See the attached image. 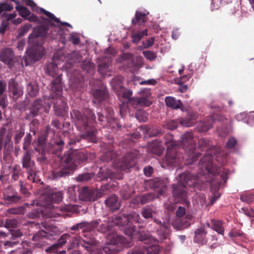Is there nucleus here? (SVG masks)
Wrapping results in <instances>:
<instances>
[{"instance_id":"nucleus-1","label":"nucleus","mask_w":254,"mask_h":254,"mask_svg":"<svg viewBox=\"0 0 254 254\" xmlns=\"http://www.w3.org/2000/svg\"><path fill=\"white\" fill-rule=\"evenodd\" d=\"M77 129L81 132L80 136L87 138L91 141L96 142L97 130L92 126L95 116L91 111H88L86 114H82L77 110H73L70 113Z\"/></svg>"},{"instance_id":"nucleus-2","label":"nucleus","mask_w":254,"mask_h":254,"mask_svg":"<svg viewBox=\"0 0 254 254\" xmlns=\"http://www.w3.org/2000/svg\"><path fill=\"white\" fill-rule=\"evenodd\" d=\"M87 159L86 154L82 152L76 151L65 155L61 159V169L53 171L54 179H57L68 175L70 174L69 170H73L76 168V163H79Z\"/></svg>"},{"instance_id":"nucleus-3","label":"nucleus","mask_w":254,"mask_h":254,"mask_svg":"<svg viewBox=\"0 0 254 254\" xmlns=\"http://www.w3.org/2000/svg\"><path fill=\"white\" fill-rule=\"evenodd\" d=\"M178 183L172 185L173 195L176 198L184 199L187 196V187L196 182L195 177L190 173H184L179 176Z\"/></svg>"},{"instance_id":"nucleus-4","label":"nucleus","mask_w":254,"mask_h":254,"mask_svg":"<svg viewBox=\"0 0 254 254\" xmlns=\"http://www.w3.org/2000/svg\"><path fill=\"white\" fill-rule=\"evenodd\" d=\"M140 219L139 215L135 212H132L127 216L119 217L113 220V218H108L107 220H104L99 228V231L102 233H105L109 230L114 225L120 226H126L130 223H138Z\"/></svg>"},{"instance_id":"nucleus-5","label":"nucleus","mask_w":254,"mask_h":254,"mask_svg":"<svg viewBox=\"0 0 254 254\" xmlns=\"http://www.w3.org/2000/svg\"><path fill=\"white\" fill-rule=\"evenodd\" d=\"M135 159L136 155L133 153H130L120 158L117 161L114 162L113 166L118 170L125 171L135 165Z\"/></svg>"},{"instance_id":"nucleus-6","label":"nucleus","mask_w":254,"mask_h":254,"mask_svg":"<svg viewBox=\"0 0 254 254\" xmlns=\"http://www.w3.org/2000/svg\"><path fill=\"white\" fill-rule=\"evenodd\" d=\"M23 158V168H26L28 172L27 179L33 182H36V174L35 171L34 162L31 160V155L30 150H25Z\"/></svg>"},{"instance_id":"nucleus-7","label":"nucleus","mask_w":254,"mask_h":254,"mask_svg":"<svg viewBox=\"0 0 254 254\" xmlns=\"http://www.w3.org/2000/svg\"><path fill=\"white\" fill-rule=\"evenodd\" d=\"M98 197L97 190H89L83 187L79 190V197L83 201H95Z\"/></svg>"},{"instance_id":"nucleus-8","label":"nucleus","mask_w":254,"mask_h":254,"mask_svg":"<svg viewBox=\"0 0 254 254\" xmlns=\"http://www.w3.org/2000/svg\"><path fill=\"white\" fill-rule=\"evenodd\" d=\"M118 79H115L112 81L113 87L117 92L118 96H122L125 98H129L132 95V92L130 90H127L123 86L122 80L117 81Z\"/></svg>"},{"instance_id":"nucleus-9","label":"nucleus","mask_w":254,"mask_h":254,"mask_svg":"<svg viewBox=\"0 0 254 254\" xmlns=\"http://www.w3.org/2000/svg\"><path fill=\"white\" fill-rule=\"evenodd\" d=\"M100 222H101V220L100 219H98L91 222L83 221L73 225L70 228V230L77 231L80 229L85 228V229L92 231L97 228Z\"/></svg>"},{"instance_id":"nucleus-10","label":"nucleus","mask_w":254,"mask_h":254,"mask_svg":"<svg viewBox=\"0 0 254 254\" xmlns=\"http://www.w3.org/2000/svg\"><path fill=\"white\" fill-rule=\"evenodd\" d=\"M181 139L183 145L189 151H192L196 148V145L193 140V135L192 132L185 133L182 135Z\"/></svg>"},{"instance_id":"nucleus-11","label":"nucleus","mask_w":254,"mask_h":254,"mask_svg":"<svg viewBox=\"0 0 254 254\" xmlns=\"http://www.w3.org/2000/svg\"><path fill=\"white\" fill-rule=\"evenodd\" d=\"M26 52L32 60L38 61L44 55L45 51L41 45H37L27 50Z\"/></svg>"},{"instance_id":"nucleus-12","label":"nucleus","mask_w":254,"mask_h":254,"mask_svg":"<svg viewBox=\"0 0 254 254\" xmlns=\"http://www.w3.org/2000/svg\"><path fill=\"white\" fill-rule=\"evenodd\" d=\"M48 28L44 26L34 28L33 31L29 36L30 42L34 43L38 38H42L46 35Z\"/></svg>"},{"instance_id":"nucleus-13","label":"nucleus","mask_w":254,"mask_h":254,"mask_svg":"<svg viewBox=\"0 0 254 254\" xmlns=\"http://www.w3.org/2000/svg\"><path fill=\"white\" fill-rule=\"evenodd\" d=\"M205 226H207V227H209L210 224L209 223H206ZM206 234L207 232L205 229V225H203L200 228L195 230L193 242L196 243L203 244L205 243Z\"/></svg>"},{"instance_id":"nucleus-14","label":"nucleus","mask_w":254,"mask_h":254,"mask_svg":"<svg viewBox=\"0 0 254 254\" xmlns=\"http://www.w3.org/2000/svg\"><path fill=\"white\" fill-rule=\"evenodd\" d=\"M164 162L169 166H173L179 162V158L177 155V151L175 148L167 150Z\"/></svg>"},{"instance_id":"nucleus-15","label":"nucleus","mask_w":254,"mask_h":254,"mask_svg":"<svg viewBox=\"0 0 254 254\" xmlns=\"http://www.w3.org/2000/svg\"><path fill=\"white\" fill-rule=\"evenodd\" d=\"M44 194V199L47 205H50L53 202L58 203L63 199V194L61 192H53L49 190Z\"/></svg>"},{"instance_id":"nucleus-16","label":"nucleus","mask_w":254,"mask_h":254,"mask_svg":"<svg viewBox=\"0 0 254 254\" xmlns=\"http://www.w3.org/2000/svg\"><path fill=\"white\" fill-rule=\"evenodd\" d=\"M45 230L40 232V235L46 238L50 239V237L57 235L59 234V229L54 225H48L47 224H43Z\"/></svg>"},{"instance_id":"nucleus-17","label":"nucleus","mask_w":254,"mask_h":254,"mask_svg":"<svg viewBox=\"0 0 254 254\" xmlns=\"http://www.w3.org/2000/svg\"><path fill=\"white\" fill-rule=\"evenodd\" d=\"M213 157L209 153H207L199 161V166L203 169L204 168L209 173H211V170L212 166Z\"/></svg>"},{"instance_id":"nucleus-18","label":"nucleus","mask_w":254,"mask_h":254,"mask_svg":"<svg viewBox=\"0 0 254 254\" xmlns=\"http://www.w3.org/2000/svg\"><path fill=\"white\" fill-rule=\"evenodd\" d=\"M216 118L214 116L209 117L206 121L200 122L197 126V129L199 132H206L212 127Z\"/></svg>"},{"instance_id":"nucleus-19","label":"nucleus","mask_w":254,"mask_h":254,"mask_svg":"<svg viewBox=\"0 0 254 254\" xmlns=\"http://www.w3.org/2000/svg\"><path fill=\"white\" fill-rule=\"evenodd\" d=\"M13 56V51L10 48H6L2 50L0 53V61L8 65H11Z\"/></svg>"},{"instance_id":"nucleus-20","label":"nucleus","mask_w":254,"mask_h":254,"mask_svg":"<svg viewBox=\"0 0 254 254\" xmlns=\"http://www.w3.org/2000/svg\"><path fill=\"white\" fill-rule=\"evenodd\" d=\"M148 12H143L140 11H136L134 17L131 20V24L133 26L137 24L142 25L147 21V15Z\"/></svg>"},{"instance_id":"nucleus-21","label":"nucleus","mask_w":254,"mask_h":254,"mask_svg":"<svg viewBox=\"0 0 254 254\" xmlns=\"http://www.w3.org/2000/svg\"><path fill=\"white\" fill-rule=\"evenodd\" d=\"M93 102L95 104L99 103L108 98V91L106 89L96 90L93 92Z\"/></svg>"},{"instance_id":"nucleus-22","label":"nucleus","mask_w":254,"mask_h":254,"mask_svg":"<svg viewBox=\"0 0 254 254\" xmlns=\"http://www.w3.org/2000/svg\"><path fill=\"white\" fill-rule=\"evenodd\" d=\"M69 235L68 234H63L58 240V242L49 247L46 251L54 252L58 249L62 247L66 243L67 239L69 238Z\"/></svg>"},{"instance_id":"nucleus-23","label":"nucleus","mask_w":254,"mask_h":254,"mask_svg":"<svg viewBox=\"0 0 254 254\" xmlns=\"http://www.w3.org/2000/svg\"><path fill=\"white\" fill-rule=\"evenodd\" d=\"M167 106L173 109H178L183 107V105L180 100H176L172 96H167L165 100Z\"/></svg>"},{"instance_id":"nucleus-24","label":"nucleus","mask_w":254,"mask_h":254,"mask_svg":"<svg viewBox=\"0 0 254 254\" xmlns=\"http://www.w3.org/2000/svg\"><path fill=\"white\" fill-rule=\"evenodd\" d=\"M43 106L42 100L40 99L35 100L30 109L29 116L32 117L36 116L40 111L43 109Z\"/></svg>"},{"instance_id":"nucleus-25","label":"nucleus","mask_w":254,"mask_h":254,"mask_svg":"<svg viewBox=\"0 0 254 254\" xmlns=\"http://www.w3.org/2000/svg\"><path fill=\"white\" fill-rule=\"evenodd\" d=\"M106 205L112 210H116L120 207V203L118 202V197L115 195H112L108 197L105 201Z\"/></svg>"},{"instance_id":"nucleus-26","label":"nucleus","mask_w":254,"mask_h":254,"mask_svg":"<svg viewBox=\"0 0 254 254\" xmlns=\"http://www.w3.org/2000/svg\"><path fill=\"white\" fill-rule=\"evenodd\" d=\"M130 102L133 105H138L140 106H149L152 102L148 99L141 96V97H132L130 99Z\"/></svg>"},{"instance_id":"nucleus-27","label":"nucleus","mask_w":254,"mask_h":254,"mask_svg":"<svg viewBox=\"0 0 254 254\" xmlns=\"http://www.w3.org/2000/svg\"><path fill=\"white\" fill-rule=\"evenodd\" d=\"M51 89L53 92H61L63 90L61 75H58L52 82Z\"/></svg>"},{"instance_id":"nucleus-28","label":"nucleus","mask_w":254,"mask_h":254,"mask_svg":"<svg viewBox=\"0 0 254 254\" xmlns=\"http://www.w3.org/2000/svg\"><path fill=\"white\" fill-rule=\"evenodd\" d=\"M40 12L44 13L47 17L49 18L54 20L55 22L58 23H61L63 25H66L69 27H71V26L68 23L65 22H61L60 20L57 18L53 13H51L50 12L47 11L45 9L43 8H41L40 9Z\"/></svg>"},{"instance_id":"nucleus-29","label":"nucleus","mask_w":254,"mask_h":254,"mask_svg":"<svg viewBox=\"0 0 254 254\" xmlns=\"http://www.w3.org/2000/svg\"><path fill=\"white\" fill-rule=\"evenodd\" d=\"M212 229L221 235H223L224 229L222 221L212 220Z\"/></svg>"},{"instance_id":"nucleus-30","label":"nucleus","mask_w":254,"mask_h":254,"mask_svg":"<svg viewBox=\"0 0 254 254\" xmlns=\"http://www.w3.org/2000/svg\"><path fill=\"white\" fill-rule=\"evenodd\" d=\"M58 64L56 63H50L47 64V72L52 77H56L58 75Z\"/></svg>"},{"instance_id":"nucleus-31","label":"nucleus","mask_w":254,"mask_h":254,"mask_svg":"<svg viewBox=\"0 0 254 254\" xmlns=\"http://www.w3.org/2000/svg\"><path fill=\"white\" fill-rule=\"evenodd\" d=\"M146 242L143 244L145 254H157L159 252V247L156 245H146Z\"/></svg>"},{"instance_id":"nucleus-32","label":"nucleus","mask_w":254,"mask_h":254,"mask_svg":"<svg viewBox=\"0 0 254 254\" xmlns=\"http://www.w3.org/2000/svg\"><path fill=\"white\" fill-rule=\"evenodd\" d=\"M22 174V170L19 165H15L12 169V180L16 181L18 180L20 175Z\"/></svg>"},{"instance_id":"nucleus-33","label":"nucleus","mask_w":254,"mask_h":254,"mask_svg":"<svg viewBox=\"0 0 254 254\" xmlns=\"http://www.w3.org/2000/svg\"><path fill=\"white\" fill-rule=\"evenodd\" d=\"M154 213H155V211L150 206L145 207L141 212L142 216L145 219L152 218Z\"/></svg>"},{"instance_id":"nucleus-34","label":"nucleus","mask_w":254,"mask_h":254,"mask_svg":"<svg viewBox=\"0 0 254 254\" xmlns=\"http://www.w3.org/2000/svg\"><path fill=\"white\" fill-rule=\"evenodd\" d=\"M9 214L19 215L22 214L25 212V208L24 206H19L15 208H9L7 211Z\"/></svg>"},{"instance_id":"nucleus-35","label":"nucleus","mask_w":254,"mask_h":254,"mask_svg":"<svg viewBox=\"0 0 254 254\" xmlns=\"http://www.w3.org/2000/svg\"><path fill=\"white\" fill-rule=\"evenodd\" d=\"M136 118L139 122H145L148 119V114L144 111L139 110L136 112Z\"/></svg>"},{"instance_id":"nucleus-36","label":"nucleus","mask_w":254,"mask_h":254,"mask_svg":"<svg viewBox=\"0 0 254 254\" xmlns=\"http://www.w3.org/2000/svg\"><path fill=\"white\" fill-rule=\"evenodd\" d=\"M155 198V195L151 193L145 194L141 196L140 198V203L144 204L152 201Z\"/></svg>"},{"instance_id":"nucleus-37","label":"nucleus","mask_w":254,"mask_h":254,"mask_svg":"<svg viewBox=\"0 0 254 254\" xmlns=\"http://www.w3.org/2000/svg\"><path fill=\"white\" fill-rule=\"evenodd\" d=\"M116 156V153L114 151H108L101 157V160L108 162L113 159Z\"/></svg>"},{"instance_id":"nucleus-38","label":"nucleus","mask_w":254,"mask_h":254,"mask_svg":"<svg viewBox=\"0 0 254 254\" xmlns=\"http://www.w3.org/2000/svg\"><path fill=\"white\" fill-rule=\"evenodd\" d=\"M240 199L244 202L250 203L254 201V194L245 193L241 195Z\"/></svg>"},{"instance_id":"nucleus-39","label":"nucleus","mask_w":254,"mask_h":254,"mask_svg":"<svg viewBox=\"0 0 254 254\" xmlns=\"http://www.w3.org/2000/svg\"><path fill=\"white\" fill-rule=\"evenodd\" d=\"M210 141L208 139L204 138H200L198 140V147L202 149H208L210 146Z\"/></svg>"},{"instance_id":"nucleus-40","label":"nucleus","mask_w":254,"mask_h":254,"mask_svg":"<svg viewBox=\"0 0 254 254\" xmlns=\"http://www.w3.org/2000/svg\"><path fill=\"white\" fill-rule=\"evenodd\" d=\"M134 61H132L131 63V66L140 67L143 64V59L141 56H136L134 58Z\"/></svg>"},{"instance_id":"nucleus-41","label":"nucleus","mask_w":254,"mask_h":254,"mask_svg":"<svg viewBox=\"0 0 254 254\" xmlns=\"http://www.w3.org/2000/svg\"><path fill=\"white\" fill-rule=\"evenodd\" d=\"M4 200L9 203H16L21 199V197L18 195H7L4 196Z\"/></svg>"},{"instance_id":"nucleus-42","label":"nucleus","mask_w":254,"mask_h":254,"mask_svg":"<svg viewBox=\"0 0 254 254\" xmlns=\"http://www.w3.org/2000/svg\"><path fill=\"white\" fill-rule=\"evenodd\" d=\"M27 90L30 96H35L38 92V87L36 85L29 84L27 87Z\"/></svg>"},{"instance_id":"nucleus-43","label":"nucleus","mask_w":254,"mask_h":254,"mask_svg":"<svg viewBox=\"0 0 254 254\" xmlns=\"http://www.w3.org/2000/svg\"><path fill=\"white\" fill-rule=\"evenodd\" d=\"M16 8L18 11L19 15L23 17L28 16L30 13V11L25 7L17 5L16 6Z\"/></svg>"},{"instance_id":"nucleus-44","label":"nucleus","mask_w":254,"mask_h":254,"mask_svg":"<svg viewBox=\"0 0 254 254\" xmlns=\"http://www.w3.org/2000/svg\"><path fill=\"white\" fill-rule=\"evenodd\" d=\"M155 187L160 188L159 190V194L162 195L166 190V185L163 180H159L156 183Z\"/></svg>"},{"instance_id":"nucleus-45","label":"nucleus","mask_w":254,"mask_h":254,"mask_svg":"<svg viewBox=\"0 0 254 254\" xmlns=\"http://www.w3.org/2000/svg\"><path fill=\"white\" fill-rule=\"evenodd\" d=\"M24 141L23 148L25 150H29V146L31 144V140H32V136L30 134V133L26 134V135L24 137Z\"/></svg>"},{"instance_id":"nucleus-46","label":"nucleus","mask_w":254,"mask_h":254,"mask_svg":"<svg viewBox=\"0 0 254 254\" xmlns=\"http://www.w3.org/2000/svg\"><path fill=\"white\" fill-rule=\"evenodd\" d=\"M81 67L83 70H84L87 72H89L94 68V64L91 62H84L82 64Z\"/></svg>"},{"instance_id":"nucleus-47","label":"nucleus","mask_w":254,"mask_h":254,"mask_svg":"<svg viewBox=\"0 0 254 254\" xmlns=\"http://www.w3.org/2000/svg\"><path fill=\"white\" fill-rule=\"evenodd\" d=\"M128 254H145L144 249L143 245L139 247L135 248L128 252Z\"/></svg>"},{"instance_id":"nucleus-48","label":"nucleus","mask_w":254,"mask_h":254,"mask_svg":"<svg viewBox=\"0 0 254 254\" xmlns=\"http://www.w3.org/2000/svg\"><path fill=\"white\" fill-rule=\"evenodd\" d=\"M18 224V221L15 219H7L5 220V225L7 228H15Z\"/></svg>"},{"instance_id":"nucleus-49","label":"nucleus","mask_w":254,"mask_h":254,"mask_svg":"<svg viewBox=\"0 0 254 254\" xmlns=\"http://www.w3.org/2000/svg\"><path fill=\"white\" fill-rule=\"evenodd\" d=\"M178 122L181 126L185 127H191L193 124V123L192 122H190V120L188 118L187 119H178Z\"/></svg>"},{"instance_id":"nucleus-50","label":"nucleus","mask_w":254,"mask_h":254,"mask_svg":"<svg viewBox=\"0 0 254 254\" xmlns=\"http://www.w3.org/2000/svg\"><path fill=\"white\" fill-rule=\"evenodd\" d=\"M143 55L145 58L150 61H153L156 58V54L150 51H144L143 52Z\"/></svg>"},{"instance_id":"nucleus-51","label":"nucleus","mask_w":254,"mask_h":254,"mask_svg":"<svg viewBox=\"0 0 254 254\" xmlns=\"http://www.w3.org/2000/svg\"><path fill=\"white\" fill-rule=\"evenodd\" d=\"M109 65L106 63H102L98 65V71L102 74H105L108 70Z\"/></svg>"},{"instance_id":"nucleus-52","label":"nucleus","mask_w":254,"mask_h":254,"mask_svg":"<svg viewBox=\"0 0 254 254\" xmlns=\"http://www.w3.org/2000/svg\"><path fill=\"white\" fill-rule=\"evenodd\" d=\"M24 135V131L22 129L18 130L16 131L15 136H14V141L15 143L17 144L19 142L21 138Z\"/></svg>"},{"instance_id":"nucleus-53","label":"nucleus","mask_w":254,"mask_h":254,"mask_svg":"<svg viewBox=\"0 0 254 254\" xmlns=\"http://www.w3.org/2000/svg\"><path fill=\"white\" fill-rule=\"evenodd\" d=\"M13 7L10 4L7 3H0V14L3 11H10L12 9Z\"/></svg>"},{"instance_id":"nucleus-54","label":"nucleus","mask_w":254,"mask_h":254,"mask_svg":"<svg viewBox=\"0 0 254 254\" xmlns=\"http://www.w3.org/2000/svg\"><path fill=\"white\" fill-rule=\"evenodd\" d=\"M31 28L30 24H26L22 26L19 30V35L23 36L27 33Z\"/></svg>"},{"instance_id":"nucleus-55","label":"nucleus","mask_w":254,"mask_h":254,"mask_svg":"<svg viewBox=\"0 0 254 254\" xmlns=\"http://www.w3.org/2000/svg\"><path fill=\"white\" fill-rule=\"evenodd\" d=\"M237 143L236 139L234 137H231L228 140L226 146L228 149H231L233 148Z\"/></svg>"},{"instance_id":"nucleus-56","label":"nucleus","mask_w":254,"mask_h":254,"mask_svg":"<svg viewBox=\"0 0 254 254\" xmlns=\"http://www.w3.org/2000/svg\"><path fill=\"white\" fill-rule=\"evenodd\" d=\"M121 58L124 60H129L130 64L132 61H134L133 55L130 53H125L121 56Z\"/></svg>"},{"instance_id":"nucleus-57","label":"nucleus","mask_w":254,"mask_h":254,"mask_svg":"<svg viewBox=\"0 0 254 254\" xmlns=\"http://www.w3.org/2000/svg\"><path fill=\"white\" fill-rule=\"evenodd\" d=\"M141 96L144 97L149 99V98L151 96V93L150 90L147 88H144L141 89L139 92Z\"/></svg>"},{"instance_id":"nucleus-58","label":"nucleus","mask_w":254,"mask_h":254,"mask_svg":"<svg viewBox=\"0 0 254 254\" xmlns=\"http://www.w3.org/2000/svg\"><path fill=\"white\" fill-rule=\"evenodd\" d=\"M131 37H132V42L133 43H137L142 38V35L141 34L140 32H138L132 34Z\"/></svg>"},{"instance_id":"nucleus-59","label":"nucleus","mask_w":254,"mask_h":254,"mask_svg":"<svg viewBox=\"0 0 254 254\" xmlns=\"http://www.w3.org/2000/svg\"><path fill=\"white\" fill-rule=\"evenodd\" d=\"M11 238L14 239L16 238H19L22 236V233L19 230H12L10 231Z\"/></svg>"},{"instance_id":"nucleus-60","label":"nucleus","mask_w":254,"mask_h":254,"mask_svg":"<svg viewBox=\"0 0 254 254\" xmlns=\"http://www.w3.org/2000/svg\"><path fill=\"white\" fill-rule=\"evenodd\" d=\"M92 177V175L89 174H85L83 175H80L77 178L78 181H87Z\"/></svg>"},{"instance_id":"nucleus-61","label":"nucleus","mask_w":254,"mask_h":254,"mask_svg":"<svg viewBox=\"0 0 254 254\" xmlns=\"http://www.w3.org/2000/svg\"><path fill=\"white\" fill-rule=\"evenodd\" d=\"M185 213L186 209L182 206H179L176 211V216L178 218L182 217Z\"/></svg>"},{"instance_id":"nucleus-62","label":"nucleus","mask_w":254,"mask_h":254,"mask_svg":"<svg viewBox=\"0 0 254 254\" xmlns=\"http://www.w3.org/2000/svg\"><path fill=\"white\" fill-rule=\"evenodd\" d=\"M69 40L74 45H77L80 42L79 38L74 35H71L69 37Z\"/></svg>"},{"instance_id":"nucleus-63","label":"nucleus","mask_w":254,"mask_h":254,"mask_svg":"<svg viewBox=\"0 0 254 254\" xmlns=\"http://www.w3.org/2000/svg\"><path fill=\"white\" fill-rule=\"evenodd\" d=\"M242 210L246 215L253 217L254 216V209L252 208H242Z\"/></svg>"},{"instance_id":"nucleus-64","label":"nucleus","mask_w":254,"mask_h":254,"mask_svg":"<svg viewBox=\"0 0 254 254\" xmlns=\"http://www.w3.org/2000/svg\"><path fill=\"white\" fill-rule=\"evenodd\" d=\"M178 120L177 121H172L168 124V128L171 130L177 128Z\"/></svg>"}]
</instances>
